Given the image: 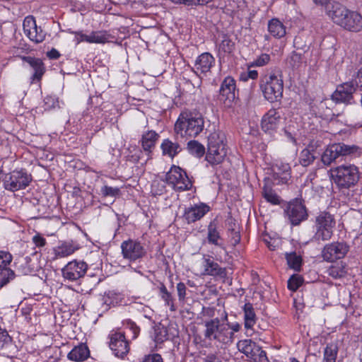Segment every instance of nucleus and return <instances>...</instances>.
<instances>
[{
  "mask_svg": "<svg viewBox=\"0 0 362 362\" xmlns=\"http://www.w3.org/2000/svg\"><path fill=\"white\" fill-rule=\"evenodd\" d=\"M206 362H221V361L216 355L209 354L206 358Z\"/></svg>",
  "mask_w": 362,
  "mask_h": 362,
  "instance_id": "obj_60",
  "label": "nucleus"
},
{
  "mask_svg": "<svg viewBox=\"0 0 362 362\" xmlns=\"http://www.w3.org/2000/svg\"><path fill=\"white\" fill-rule=\"evenodd\" d=\"M76 40L77 43L86 42L88 43V35L83 34L81 32L76 33Z\"/></svg>",
  "mask_w": 362,
  "mask_h": 362,
  "instance_id": "obj_57",
  "label": "nucleus"
},
{
  "mask_svg": "<svg viewBox=\"0 0 362 362\" xmlns=\"http://www.w3.org/2000/svg\"><path fill=\"white\" fill-rule=\"evenodd\" d=\"M359 177L358 168L354 165H342L336 168L335 182L341 188L355 185Z\"/></svg>",
  "mask_w": 362,
  "mask_h": 362,
  "instance_id": "obj_8",
  "label": "nucleus"
},
{
  "mask_svg": "<svg viewBox=\"0 0 362 362\" xmlns=\"http://www.w3.org/2000/svg\"><path fill=\"white\" fill-rule=\"evenodd\" d=\"M261 125L264 132L270 134L272 130V116L269 112L262 117Z\"/></svg>",
  "mask_w": 362,
  "mask_h": 362,
  "instance_id": "obj_46",
  "label": "nucleus"
},
{
  "mask_svg": "<svg viewBox=\"0 0 362 362\" xmlns=\"http://www.w3.org/2000/svg\"><path fill=\"white\" fill-rule=\"evenodd\" d=\"M12 255L7 252L0 251V288L7 284L15 276L14 272L9 268Z\"/></svg>",
  "mask_w": 362,
  "mask_h": 362,
  "instance_id": "obj_17",
  "label": "nucleus"
},
{
  "mask_svg": "<svg viewBox=\"0 0 362 362\" xmlns=\"http://www.w3.org/2000/svg\"><path fill=\"white\" fill-rule=\"evenodd\" d=\"M247 76L250 77V78L255 79L258 76V73L256 70H248L247 71Z\"/></svg>",
  "mask_w": 362,
  "mask_h": 362,
  "instance_id": "obj_61",
  "label": "nucleus"
},
{
  "mask_svg": "<svg viewBox=\"0 0 362 362\" xmlns=\"http://www.w3.org/2000/svg\"><path fill=\"white\" fill-rule=\"evenodd\" d=\"M160 297L165 301V305L170 307L171 311H175L176 308L174 304V298L172 294L168 292L166 286L164 284H162L159 288Z\"/></svg>",
  "mask_w": 362,
  "mask_h": 362,
  "instance_id": "obj_37",
  "label": "nucleus"
},
{
  "mask_svg": "<svg viewBox=\"0 0 362 362\" xmlns=\"http://www.w3.org/2000/svg\"><path fill=\"white\" fill-rule=\"evenodd\" d=\"M23 27L24 34L30 41L38 44L45 40L46 33L40 27L37 26L33 16H28L25 17L23 21Z\"/></svg>",
  "mask_w": 362,
  "mask_h": 362,
  "instance_id": "obj_16",
  "label": "nucleus"
},
{
  "mask_svg": "<svg viewBox=\"0 0 362 362\" xmlns=\"http://www.w3.org/2000/svg\"><path fill=\"white\" fill-rule=\"evenodd\" d=\"M261 240L270 249L272 237L266 230L262 233Z\"/></svg>",
  "mask_w": 362,
  "mask_h": 362,
  "instance_id": "obj_56",
  "label": "nucleus"
},
{
  "mask_svg": "<svg viewBox=\"0 0 362 362\" xmlns=\"http://www.w3.org/2000/svg\"><path fill=\"white\" fill-rule=\"evenodd\" d=\"M327 13L334 23L345 30L358 32L362 29V16L337 1L332 3V6L327 8Z\"/></svg>",
  "mask_w": 362,
  "mask_h": 362,
  "instance_id": "obj_2",
  "label": "nucleus"
},
{
  "mask_svg": "<svg viewBox=\"0 0 362 362\" xmlns=\"http://www.w3.org/2000/svg\"><path fill=\"white\" fill-rule=\"evenodd\" d=\"M235 81L233 78L228 76L225 78L220 88V100L222 101L226 106H231L233 102L235 99Z\"/></svg>",
  "mask_w": 362,
  "mask_h": 362,
  "instance_id": "obj_18",
  "label": "nucleus"
},
{
  "mask_svg": "<svg viewBox=\"0 0 362 362\" xmlns=\"http://www.w3.org/2000/svg\"><path fill=\"white\" fill-rule=\"evenodd\" d=\"M229 233L231 245L233 246H235L240 241V235L238 228H229Z\"/></svg>",
  "mask_w": 362,
  "mask_h": 362,
  "instance_id": "obj_47",
  "label": "nucleus"
},
{
  "mask_svg": "<svg viewBox=\"0 0 362 362\" xmlns=\"http://www.w3.org/2000/svg\"><path fill=\"white\" fill-rule=\"evenodd\" d=\"M45 110H50L59 107V101L54 96L47 95L44 99Z\"/></svg>",
  "mask_w": 362,
  "mask_h": 362,
  "instance_id": "obj_44",
  "label": "nucleus"
},
{
  "mask_svg": "<svg viewBox=\"0 0 362 362\" xmlns=\"http://www.w3.org/2000/svg\"><path fill=\"white\" fill-rule=\"evenodd\" d=\"M203 266L204 268V274L205 275L220 276L221 278L226 275V269L221 267L210 257L204 258Z\"/></svg>",
  "mask_w": 362,
  "mask_h": 362,
  "instance_id": "obj_23",
  "label": "nucleus"
},
{
  "mask_svg": "<svg viewBox=\"0 0 362 362\" xmlns=\"http://www.w3.org/2000/svg\"><path fill=\"white\" fill-rule=\"evenodd\" d=\"M79 249V245L74 241L63 242L62 244L54 247V254L55 259L66 257L74 254Z\"/></svg>",
  "mask_w": 362,
  "mask_h": 362,
  "instance_id": "obj_24",
  "label": "nucleus"
},
{
  "mask_svg": "<svg viewBox=\"0 0 362 362\" xmlns=\"http://www.w3.org/2000/svg\"><path fill=\"white\" fill-rule=\"evenodd\" d=\"M338 351L339 346L337 341L327 344L324 350L322 362H336Z\"/></svg>",
  "mask_w": 362,
  "mask_h": 362,
  "instance_id": "obj_32",
  "label": "nucleus"
},
{
  "mask_svg": "<svg viewBox=\"0 0 362 362\" xmlns=\"http://www.w3.org/2000/svg\"><path fill=\"white\" fill-rule=\"evenodd\" d=\"M187 149L192 155L197 158L203 156L205 153L204 146L197 141L194 140L188 142Z\"/></svg>",
  "mask_w": 362,
  "mask_h": 362,
  "instance_id": "obj_36",
  "label": "nucleus"
},
{
  "mask_svg": "<svg viewBox=\"0 0 362 362\" xmlns=\"http://www.w3.org/2000/svg\"><path fill=\"white\" fill-rule=\"evenodd\" d=\"M182 4L191 6H196V0H183Z\"/></svg>",
  "mask_w": 362,
  "mask_h": 362,
  "instance_id": "obj_63",
  "label": "nucleus"
},
{
  "mask_svg": "<svg viewBox=\"0 0 362 362\" xmlns=\"http://www.w3.org/2000/svg\"><path fill=\"white\" fill-rule=\"evenodd\" d=\"M270 60V56L267 54H261L258 59L255 61L256 66H264L267 63H268Z\"/></svg>",
  "mask_w": 362,
  "mask_h": 362,
  "instance_id": "obj_53",
  "label": "nucleus"
},
{
  "mask_svg": "<svg viewBox=\"0 0 362 362\" xmlns=\"http://www.w3.org/2000/svg\"><path fill=\"white\" fill-rule=\"evenodd\" d=\"M165 180L168 185L177 191L188 190L192 186L187 173L177 166L170 168L165 175Z\"/></svg>",
  "mask_w": 362,
  "mask_h": 362,
  "instance_id": "obj_10",
  "label": "nucleus"
},
{
  "mask_svg": "<svg viewBox=\"0 0 362 362\" xmlns=\"http://www.w3.org/2000/svg\"><path fill=\"white\" fill-rule=\"evenodd\" d=\"M362 155V146L356 144L335 143L327 146L322 155V161L329 165L341 156L359 157Z\"/></svg>",
  "mask_w": 362,
  "mask_h": 362,
  "instance_id": "obj_4",
  "label": "nucleus"
},
{
  "mask_svg": "<svg viewBox=\"0 0 362 362\" xmlns=\"http://www.w3.org/2000/svg\"><path fill=\"white\" fill-rule=\"evenodd\" d=\"M89 356L90 351L85 344H80L75 346L67 355L69 360L76 362L84 361Z\"/></svg>",
  "mask_w": 362,
  "mask_h": 362,
  "instance_id": "obj_26",
  "label": "nucleus"
},
{
  "mask_svg": "<svg viewBox=\"0 0 362 362\" xmlns=\"http://www.w3.org/2000/svg\"><path fill=\"white\" fill-rule=\"evenodd\" d=\"M335 219L331 214L322 211L315 218V233L313 238L316 241H327L331 239L335 227Z\"/></svg>",
  "mask_w": 362,
  "mask_h": 362,
  "instance_id": "obj_7",
  "label": "nucleus"
},
{
  "mask_svg": "<svg viewBox=\"0 0 362 362\" xmlns=\"http://www.w3.org/2000/svg\"><path fill=\"white\" fill-rule=\"evenodd\" d=\"M291 178L288 163L276 161L273 165V185H286Z\"/></svg>",
  "mask_w": 362,
  "mask_h": 362,
  "instance_id": "obj_20",
  "label": "nucleus"
},
{
  "mask_svg": "<svg viewBox=\"0 0 362 362\" xmlns=\"http://www.w3.org/2000/svg\"><path fill=\"white\" fill-rule=\"evenodd\" d=\"M4 187L16 192L27 187L32 181V176L25 170H16L5 175Z\"/></svg>",
  "mask_w": 362,
  "mask_h": 362,
  "instance_id": "obj_9",
  "label": "nucleus"
},
{
  "mask_svg": "<svg viewBox=\"0 0 362 362\" xmlns=\"http://www.w3.org/2000/svg\"><path fill=\"white\" fill-rule=\"evenodd\" d=\"M315 145L310 144L308 148L303 149L299 157L300 163L303 166H308L313 163L316 158Z\"/></svg>",
  "mask_w": 362,
  "mask_h": 362,
  "instance_id": "obj_31",
  "label": "nucleus"
},
{
  "mask_svg": "<svg viewBox=\"0 0 362 362\" xmlns=\"http://www.w3.org/2000/svg\"><path fill=\"white\" fill-rule=\"evenodd\" d=\"M88 268V264L85 262L74 259L68 262L62 268V276L66 280L74 281L83 277Z\"/></svg>",
  "mask_w": 362,
  "mask_h": 362,
  "instance_id": "obj_13",
  "label": "nucleus"
},
{
  "mask_svg": "<svg viewBox=\"0 0 362 362\" xmlns=\"http://www.w3.org/2000/svg\"><path fill=\"white\" fill-rule=\"evenodd\" d=\"M349 250V245L345 242H333L326 245L322 251V257L327 262H334L344 258Z\"/></svg>",
  "mask_w": 362,
  "mask_h": 362,
  "instance_id": "obj_12",
  "label": "nucleus"
},
{
  "mask_svg": "<svg viewBox=\"0 0 362 362\" xmlns=\"http://www.w3.org/2000/svg\"><path fill=\"white\" fill-rule=\"evenodd\" d=\"M32 240L33 243L37 247H42L47 243L46 239L43 238L40 233H37L36 235H35L33 237Z\"/></svg>",
  "mask_w": 362,
  "mask_h": 362,
  "instance_id": "obj_51",
  "label": "nucleus"
},
{
  "mask_svg": "<svg viewBox=\"0 0 362 362\" xmlns=\"http://www.w3.org/2000/svg\"><path fill=\"white\" fill-rule=\"evenodd\" d=\"M327 273L329 276L334 279H341L346 276V271L344 265L341 264H337L336 265L331 266L328 269Z\"/></svg>",
  "mask_w": 362,
  "mask_h": 362,
  "instance_id": "obj_39",
  "label": "nucleus"
},
{
  "mask_svg": "<svg viewBox=\"0 0 362 362\" xmlns=\"http://www.w3.org/2000/svg\"><path fill=\"white\" fill-rule=\"evenodd\" d=\"M101 193L105 197H116L119 195L120 189L118 187L105 185L101 188Z\"/></svg>",
  "mask_w": 362,
  "mask_h": 362,
  "instance_id": "obj_45",
  "label": "nucleus"
},
{
  "mask_svg": "<svg viewBox=\"0 0 362 362\" xmlns=\"http://www.w3.org/2000/svg\"><path fill=\"white\" fill-rule=\"evenodd\" d=\"M259 86L265 99L269 100L272 98V74L261 77Z\"/></svg>",
  "mask_w": 362,
  "mask_h": 362,
  "instance_id": "obj_35",
  "label": "nucleus"
},
{
  "mask_svg": "<svg viewBox=\"0 0 362 362\" xmlns=\"http://www.w3.org/2000/svg\"><path fill=\"white\" fill-rule=\"evenodd\" d=\"M244 313V326L246 329H252L257 322V316L253 305L247 303L243 308Z\"/></svg>",
  "mask_w": 362,
  "mask_h": 362,
  "instance_id": "obj_30",
  "label": "nucleus"
},
{
  "mask_svg": "<svg viewBox=\"0 0 362 362\" xmlns=\"http://www.w3.org/2000/svg\"><path fill=\"white\" fill-rule=\"evenodd\" d=\"M127 328L132 332V339H135L139 334L140 329L139 327L132 321L127 320L126 322Z\"/></svg>",
  "mask_w": 362,
  "mask_h": 362,
  "instance_id": "obj_48",
  "label": "nucleus"
},
{
  "mask_svg": "<svg viewBox=\"0 0 362 362\" xmlns=\"http://www.w3.org/2000/svg\"><path fill=\"white\" fill-rule=\"evenodd\" d=\"M207 240L209 244L214 245L226 251V247L220 233L214 223H210L207 228Z\"/></svg>",
  "mask_w": 362,
  "mask_h": 362,
  "instance_id": "obj_28",
  "label": "nucleus"
},
{
  "mask_svg": "<svg viewBox=\"0 0 362 362\" xmlns=\"http://www.w3.org/2000/svg\"><path fill=\"white\" fill-rule=\"evenodd\" d=\"M257 362H264V361H267L266 352L261 349L259 346V351L255 352V359H252Z\"/></svg>",
  "mask_w": 362,
  "mask_h": 362,
  "instance_id": "obj_55",
  "label": "nucleus"
},
{
  "mask_svg": "<svg viewBox=\"0 0 362 362\" xmlns=\"http://www.w3.org/2000/svg\"><path fill=\"white\" fill-rule=\"evenodd\" d=\"M110 37L107 31H93L88 35V43L105 44L110 41Z\"/></svg>",
  "mask_w": 362,
  "mask_h": 362,
  "instance_id": "obj_34",
  "label": "nucleus"
},
{
  "mask_svg": "<svg viewBox=\"0 0 362 362\" xmlns=\"http://www.w3.org/2000/svg\"><path fill=\"white\" fill-rule=\"evenodd\" d=\"M160 148L164 156L173 158L182 151L181 144L177 141L165 139L163 141Z\"/></svg>",
  "mask_w": 362,
  "mask_h": 362,
  "instance_id": "obj_27",
  "label": "nucleus"
},
{
  "mask_svg": "<svg viewBox=\"0 0 362 362\" xmlns=\"http://www.w3.org/2000/svg\"><path fill=\"white\" fill-rule=\"evenodd\" d=\"M60 55V53L54 48H52L47 53V56L51 59H57Z\"/></svg>",
  "mask_w": 362,
  "mask_h": 362,
  "instance_id": "obj_58",
  "label": "nucleus"
},
{
  "mask_svg": "<svg viewBox=\"0 0 362 362\" xmlns=\"http://www.w3.org/2000/svg\"><path fill=\"white\" fill-rule=\"evenodd\" d=\"M286 35V28L278 19L273 18V37L281 38Z\"/></svg>",
  "mask_w": 362,
  "mask_h": 362,
  "instance_id": "obj_41",
  "label": "nucleus"
},
{
  "mask_svg": "<svg viewBox=\"0 0 362 362\" xmlns=\"http://www.w3.org/2000/svg\"><path fill=\"white\" fill-rule=\"evenodd\" d=\"M122 254L124 259L134 262L143 258L146 250L139 241L132 239L123 241L121 244Z\"/></svg>",
  "mask_w": 362,
  "mask_h": 362,
  "instance_id": "obj_11",
  "label": "nucleus"
},
{
  "mask_svg": "<svg viewBox=\"0 0 362 362\" xmlns=\"http://www.w3.org/2000/svg\"><path fill=\"white\" fill-rule=\"evenodd\" d=\"M265 184L263 187V196L265 198V199L269 202L272 203V188L269 186V178H264Z\"/></svg>",
  "mask_w": 362,
  "mask_h": 362,
  "instance_id": "obj_49",
  "label": "nucleus"
},
{
  "mask_svg": "<svg viewBox=\"0 0 362 362\" xmlns=\"http://www.w3.org/2000/svg\"><path fill=\"white\" fill-rule=\"evenodd\" d=\"M209 211L205 204H195L185 210L184 217L188 223L195 222L202 218Z\"/></svg>",
  "mask_w": 362,
  "mask_h": 362,
  "instance_id": "obj_22",
  "label": "nucleus"
},
{
  "mask_svg": "<svg viewBox=\"0 0 362 362\" xmlns=\"http://www.w3.org/2000/svg\"><path fill=\"white\" fill-rule=\"evenodd\" d=\"M235 48V43L226 35L223 36L221 42L219 45V51L224 53L230 54Z\"/></svg>",
  "mask_w": 362,
  "mask_h": 362,
  "instance_id": "obj_42",
  "label": "nucleus"
},
{
  "mask_svg": "<svg viewBox=\"0 0 362 362\" xmlns=\"http://www.w3.org/2000/svg\"><path fill=\"white\" fill-rule=\"evenodd\" d=\"M286 260L290 268L296 271H300L302 264V258L296 252L286 254Z\"/></svg>",
  "mask_w": 362,
  "mask_h": 362,
  "instance_id": "obj_38",
  "label": "nucleus"
},
{
  "mask_svg": "<svg viewBox=\"0 0 362 362\" xmlns=\"http://www.w3.org/2000/svg\"><path fill=\"white\" fill-rule=\"evenodd\" d=\"M237 348L250 360L255 359V352L259 351V346L251 339L240 340L237 343Z\"/></svg>",
  "mask_w": 362,
  "mask_h": 362,
  "instance_id": "obj_25",
  "label": "nucleus"
},
{
  "mask_svg": "<svg viewBox=\"0 0 362 362\" xmlns=\"http://www.w3.org/2000/svg\"><path fill=\"white\" fill-rule=\"evenodd\" d=\"M227 321V313H225L222 320L216 317L205 321L204 332L205 339L221 345L231 344L234 341L235 333L240 330L241 325L237 322L229 323Z\"/></svg>",
  "mask_w": 362,
  "mask_h": 362,
  "instance_id": "obj_1",
  "label": "nucleus"
},
{
  "mask_svg": "<svg viewBox=\"0 0 362 362\" xmlns=\"http://www.w3.org/2000/svg\"><path fill=\"white\" fill-rule=\"evenodd\" d=\"M224 139L225 136L221 132H215L209 136L206 160L212 165L222 163L227 155Z\"/></svg>",
  "mask_w": 362,
  "mask_h": 362,
  "instance_id": "obj_6",
  "label": "nucleus"
},
{
  "mask_svg": "<svg viewBox=\"0 0 362 362\" xmlns=\"http://www.w3.org/2000/svg\"><path fill=\"white\" fill-rule=\"evenodd\" d=\"M358 87V83L356 81H349L339 85L337 89L332 95V99L336 103H351L353 100V94Z\"/></svg>",
  "mask_w": 362,
  "mask_h": 362,
  "instance_id": "obj_14",
  "label": "nucleus"
},
{
  "mask_svg": "<svg viewBox=\"0 0 362 362\" xmlns=\"http://www.w3.org/2000/svg\"><path fill=\"white\" fill-rule=\"evenodd\" d=\"M168 339L167 328L162 325H158L154 330V341L157 344H161Z\"/></svg>",
  "mask_w": 362,
  "mask_h": 362,
  "instance_id": "obj_40",
  "label": "nucleus"
},
{
  "mask_svg": "<svg viewBox=\"0 0 362 362\" xmlns=\"http://www.w3.org/2000/svg\"><path fill=\"white\" fill-rule=\"evenodd\" d=\"M313 1L316 6H327V8L332 6V5L330 6H327L329 0H313Z\"/></svg>",
  "mask_w": 362,
  "mask_h": 362,
  "instance_id": "obj_59",
  "label": "nucleus"
},
{
  "mask_svg": "<svg viewBox=\"0 0 362 362\" xmlns=\"http://www.w3.org/2000/svg\"><path fill=\"white\" fill-rule=\"evenodd\" d=\"M357 79L358 83L362 86V67L357 72Z\"/></svg>",
  "mask_w": 362,
  "mask_h": 362,
  "instance_id": "obj_64",
  "label": "nucleus"
},
{
  "mask_svg": "<svg viewBox=\"0 0 362 362\" xmlns=\"http://www.w3.org/2000/svg\"><path fill=\"white\" fill-rule=\"evenodd\" d=\"M177 296L180 301L184 302L186 297L187 288L183 282H180L177 284Z\"/></svg>",
  "mask_w": 362,
  "mask_h": 362,
  "instance_id": "obj_50",
  "label": "nucleus"
},
{
  "mask_svg": "<svg viewBox=\"0 0 362 362\" xmlns=\"http://www.w3.org/2000/svg\"><path fill=\"white\" fill-rule=\"evenodd\" d=\"M134 153L132 155L129 156V160L133 163H137L139 161L143 152L136 146L134 147Z\"/></svg>",
  "mask_w": 362,
  "mask_h": 362,
  "instance_id": "obj_52",
  "label": "nucleus"
},
{
  "mask_svg": "<svg viewBox=\"0 0 362 362\" xmlns=\"http://www.w3.org/2000/svg\"><path fill=\"white\" fill-rule=\"evenodd\" d=\"M158 137V134L153 130L148 131L142 135L141 140V146L148 156L151 152L152 148L155 147Z\"/></svg>",
  "mask_w": 362,
  "mask_h": 362,
  "instance_id": "obj_29",
  "label": "nucleus"
},
{
  "mask_svg": "<svg viewBox=\"0 0 362 362\" xmlns=\"http://www.w3.org/2000/svg\"><path fill=\"white\" fill-rule=\"evenodd\" d=\"M303 279L298 274H293L288 281L289 290L296 291L303 284Z\"/></svg>",
  "mask_w": 362,
  "mask_h": 362,
  "instance_id": "obj_43",
  "label": "nucleus"
},
{
  "mask_svg": "<svg viewBox=\"0 0 362 362\" xmlns=\"http://www.w3.org/2000/svg\"><path fill=\"white\" fill-rule=\"evenodd\" d=\"M227 226H228V230H229V228H238V227L236 226V224H235V221L232 218H230L227 220Z\"/></svg>",
  "mask_w": 362,
  "mask_h": 362,
  "instance_id": "obj_62",
  "label": "nucleus"
},
{
  "mask_svg": "<svg viewBox=\"0 0 362 362\" xmlns=\"http://www.w3.org/2000/svg\"><path fill=\"white\" fill-rule=\"evenodd\" d=\"M122 300V295L116 292L109 291L105 293L102 298V301L105 305V309H108L110 306H116L121 303Z\"/></svg>",
  "mask_w": 362,
  "mask_h": 362,
  "instance_id": "obj_33",
  "label": "nucleus"
},
{
  "mask_svg": "<svg viewBox=\"0 0 362 362\" xmlns=\"http://www.w3.org/2000/svg\"><path fill=\"white\" fill-rule=\"evenodd\" d=\"M215 64V59L209 52H204L201 54L195 60L194 63V73L201 76L202 74L206 75L211 71V69Z\"/></svg>",
  "mask_w": 362,
  "mask_h": 362,
  "instance_id": "obj_19",
  "label": "nucleus"
},
{
  "mask_svg": "<svg viewBox=\"0 0 362 362\" xmlns=\"http://www.w3.org/2000/svg\"><path fill=\"white\" fill-rule=\"evenodd\" d=\"M204 119L197 112L184 111L175 124V132L182 137H196L204 129Z\"/></svg>",
  "mask_w": 362,
  "mask_h": 362,
  "instance_id": "obj_3",
  "label": "nucleus"
},
{
  "mask_svg": "<svg viewBox=\"0 0 362 362\" xmlns=\"http://www.w3.org/2000/svg\"><path fill=\"white\" fill-rule=\"evenodd\" d=\"M142 362H163L160 354H154L144 358Z\"/></svg>",
  "mask_w": 362,
  "mask_h": 362,
  "instance_id": "obj_54",
  "label": "nucleus"
},
{
  "mask_svg": "<svg viewBox=\"0 0 362 362\" xmlns=\"http://www.w3.org/2000/svg\"><path fill=\"white\" fill-rule=\"evenodd\" d=\"M110 348L117 357H124L129 351V341L122 332L112 331L110 335Z\"/></svg>",
  "mask_w": 362,
  "mask_h": 362,
  "instance_id": "obj_15",
  "label": "nucleus"
},
{
  "mask_svg": "<svg viewBox=\"0 0 362 362\" xmlns=\"http://www.w3.org/2000/svg\"><path fill=\"white\" fill-rule=\"evenodd\" d=\"M22 59L23 62L29 64L33 70L34 73L30 77V83H35L40 82L46 70L42 59L30 56L23 57Z\"/></svg>",
  "mask_w": 362,
  "mask_h": 362,
  "instance_id": "obj_21",
  "label": "nucleus"
},
{
  "mask_svg": "<svg viewBox=\"0 0 362 362\" xmlns=\"http://www.w3.org/2000/svg\"><path fill=\"white\" fill-rule=\"evenodd\" d=\"M273 205H279L286 214L292 225L297 226L308 218L305 206L296 199L287 203L276 194H273Z\"/></svg>",
  "mask_w": 362,
  "mask_h": 362,
  "instance_id": "obj_5",
  "label": "nucleus"
}]
</instances>
